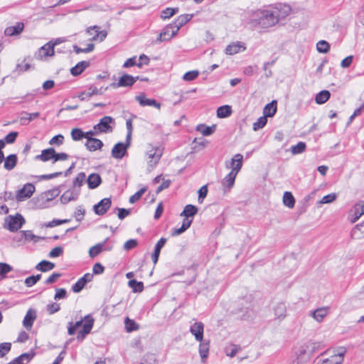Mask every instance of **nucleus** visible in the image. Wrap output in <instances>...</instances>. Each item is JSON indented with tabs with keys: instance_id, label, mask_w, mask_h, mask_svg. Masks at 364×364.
I'll return each instance as SVG.
<instances>
[{
	"instance_id": "1",
	"label": "nucleus",
	"mask_w": 364,
	"mask_h": 364,
	"mask_svg": "<svg viewBox=\"0 0 364 364\" xmlns=\"http://www.w3.org/2000/svg\"><path fill=\"white\" fill-rule=\"evenodd\" d=\"M291 11L289 6H284L283 11L278 9H258L253 11L250 16L247 23L252 28H267L275 26L280 19L284 18Z\"/></svg>"
},
{
	"instance_id": "2",
	"label": "nucleus",
	"mask_w": 364,
	"mask_h": 364,
	"mask_svg": "<svg viewBox=\"0 0 364 364\" xmlns=\"http://www.w3.org/2000/svg\"><path fill=\"white\" fill-rule=\"evenodd\" d=\"M242 160L243 156L240 154H235L232 159V171L222 181L224 192L229 191L233 187L236 176L242 166Z\"/></svg>"
},
{
	"instance_id": "3",
	"label": "nucleus",
	"mask_w": 364,
	"mask_h": 364,
	"mask_svg": "<svg viewBox=\"0 0 364 364\" xmlns=\"http://www.w3.org/2000/svg\"><path fill=\"white\" fill-rule=\"evenodd\" d=\"M26 220L23 215L20 213H16L15 215H9L5 219L4 228L11 232H16L18 230Z\"/></svg>"
},
{
	"instance_id": "4",
	"label": "nucleus",
	"mask_w": 364,
	"mask_h": 364,
	"mask_svg": "<svg viewBox=\"0 0 364 364\" xmlns=\"http://www.w3.org/2000/svg\"><path fill=\"white\" fill-rule=\"evenodd\" d=\"M346 350L334 354L328 358H323V355L326 353H321L313 362V364H342Z\"/></svg>"
},
{
	"instance_id": "5",
	"label": "nucleus",
	"mask_w": 364,
	"mask_h": 364,
	"mask_svg": "<svg viewBox=\"0 0 364 364\" xmlns=\"http://www.w3.org/2000/svg\"><path fill=\"white\" fill-rule=\"evenodd\" d=\"M139 79V76L134 77L131 75L124 73L119 77L118 82L111 83L110 87L114 89L118 88L119 87H132Z\"/></svg>"
},
{
	"instance_id": "6",
	"label": "nucleus",
	"mask_w": 364,
	"mask_h": 364,
	"mask_svg": "<svg viewBox=\"0 0 364 364\" xmlns=\"http://www.w3.org/2000/svg\"><path fill=\"white\" fill-rule=\"evenodd\" d=\"M178 33L177 30H176L171 23L166 25L161 31L159 35V37L156 39L155 43H161L163 41H166L171 40L173 37L176 36Z\"/></svg>"
},
{
	"instance_id": "7",
	"label": "nucleus",
	"mask_w": 364,
	"mask_h": 364,
	"mask_svg": "<svg viewBox=\"0 0 364 364\" xmlns=\"http://www.w3.org/2000/svg\"><path fill=\"white\" fill-rule=\"evenodd\" d=\"M114 122V119L112 117L105 116L100 120L98 124L93 127V129L97 130L99 133L112 132L113 128L110 126V124Z\"/></svg>"
},
{
	"instance_id": "8",
	"label": "nucleus",
	"mask_w": 364,
	"mask_h": 364,
	"mask_svg": "<svg viewBox=\"0 0 364 364\" xmlns=\"http://www.w3.org/2000/svg\"><path fill=\"white\" fill-rule=\"evenodd\" d=\"M85 323L82 325V329L80 330L77 335L78 341H82L86 336L89 334L94 325V318L91 315H87L84 317Z\"/></svg>"
},
{
	"instance_id": "9",
	"label": "nucleus",
	"mask_w": 364,
	"mask_h": 364,
	"mask_svg": "<svg viewBox=\"0 0 364 364\" xmlns=\"http://www.w3.org/2000/svg\"><path fill=\"white\" fill-rule=\"evenodd\" d=\"M112 205L110 198H105L93 206V210L97 215H105Z\"/></svg>"
},
{
	"instance_id": "10",
	"label": "nucleus",
	"mask_w": 364,
	"mask_h": 364,
	"mask_svg": "<svg viewBox=\"0 0 364 364\" xmlns=\"http://www.w3.org/2000/svg\"><path fill=\"white\" fill-rule=\"evenodd\" d=\"M55 55V49L51 45V41L46 43L42 47H41L38 52L36 53V58L43 60L48 57H53Z\"/></svg>"
},
{
	"instance_id": "11",
	"label": "nucleus",
	"mask_w": 364,
	"mask_h": 364,
	"mask_svg": "<svg viewBox=\"0 0 364 364\" xmlns=\"http://www.w3.org/2000/svg\"><path fill=\"white\" fill-rule=\"evenodd\" d=\"M35 191V186L33 184L28 183L20 189L16 194V198L18 201L23 200L25 198H29Z\"/></svg>"
},
{
	"instance_id": "12",
	"label": "nucleus",
	"mask_w": 364,
	"mask_h": 364,
	"mask_svg": "<svg viewBox=\"0 0 364 364\" xmlns=\"http://www.w3.org/2000/svg\"><path fill=\"white\" fill-rule=\"evenodd\" d=\"M93 275L90 273H86L83 277L80 278L75 284L72 287V290L75 293H78L82 290L86 284L92 281Z\"/></svg>"
},
{
	"instance_id": "13",
	"label": "nucleus",
	"mask_w": 364,
	"mask_h": 364,
	"mask_svg": "<svg viewBox=\"0 0 364 364\" xmlns=\"http://www.w3.org/2000/svg\"><path fill=\"white\" fill-rule=\"evenodd\" d=\"M127 146L124 143H117L112 149V156L117 159H122L127 154Z\"/></svg>"
},
{
	"instance_id": "14",
	"label": "nucleus",
	"mask_w": 364,
	"mask_h": 364,
	"mask_svg": "<svg viewBox=\"0 0 364 364\" xmlns=\"http://www.w3.org/2000/svg\"><path fill=\"white\" fill-rule=\"evenodd\" d=\"M135 100L142 107L151 106L154 107L158 109H161V104L154 99H148L146 97L145 94L142 93L139 95L136 96Z\"/></svg>"
},
{
	"instance_id": "15",
	"label": "nucleus",
	"mask_w": 364,
	"mask_h": 364,
	"mask_svg": "<svg viewBox=\"0 0 364 364\" xmlns=\"http://www.w3.org/2000/svg\"><path fill=\"white\" fill-rule=\"evenodd\" d=\"M203 331L204 325L202 322H196L191 326L190 332L195 336V338L197 341H203Z\"/></svg>"
},
{
	"instance_id": "16",
	"label": "nucleus",
	"mask_w": 364,
	"mask_h": 364,
	"mask_svg": "<svg viewBox=\"0 0 364 364\" xmlns=\"http://www.w3.org/2000/svg\"><path fill=\"white\" fill-rule=\"evenodd\" d=\"M306 345L305 343L301 345L296 351L297 363H303L309 361L311 357Z\"/></svg>"
},
{
	"instance_id": "17",
	"label": "nucleus",
	"mask_w": 364,
	"mask_h": 364,
	"mask_svg": "<svg viewBox=\"0 0 364 364\" xmlns=\"http://www.w3.org/2000/svg\"><path fill=\"white\" fill-rule=\"evenodd\" d=\"M36 317V311L33 309H29L23 321L24 327L28 330L31 329Z\"/></svg>"
},
{
	"instance_id": "18",
	"label": "nucleus",
	"mask_w": 364,
	"mask_h": 364,
	"mask_svg": "<svg viewBox=\"0 0 364 364\" xmlns=\"http://www.w3.org/2000/svg\"><path fill=\"white\" fill-rule=\"evenodd\" d=\"M193 16V14H182L171 23L173 28L178 32L179 29L188 23Z\"/></svg>"
},
{
	"instance_id": "19",
	"label": "nucleus",
	"mask_w": 364,
	"mask_h": 364,
	"mask_svg": "<svg viewBox=\"0 0 364 364\" xmlns=\"http://www.w3.org/2000/svg\"><path fill=\"white\" fill-rule=\"evenodd\" d=\"M161 154H161V151L158 149H153L150 150L147 153L148 159H149V161H148L149 166L151 167H153L155 165H156L160 160Z\"/></svg>"
},
{
	"instance_id": "20",
	"label": "nucleus",
	"mask_w": 364,
	"mask_h": 364,
	"mask_svg": "<svg viewBox=\"0 0 364 364\" xmlns=\"http://www.w3.org/2000/svg\"><path fill=\"white\" fill-rule=\"evenodd\" d=\"M24 28V24L21 22H18L14 26H9L7 27L4 33L6 36H14L20 34Z\"/></svg>"
},
{
	"instance_id": "21",
	"label": "nucleus",
	"mask_w": 364,
	"mask_h": 364,
	"mask_svg": "<svg viewBox=\"0 0 364 364\" xmlns=\"http://www.w3.org/2000/svg\"><path fill=\"white\" fill-rule=\"evenodd\" d=\"M209 348L210 341L203 339V341H201L199 345V353L201 358V362L203 363L206 362V359L208 357Z\"/></svg>"
},
{
	"instance_id": "22",
	"label": "nucleus",
	"mask_w": 364,
	"mask_h": 364,
	"mask_svg": "<svg viewBox=\"0 0 364 364\" xmlns=\"http://www.w3.org/2000/svg\"><path fill=\"white\" fill-rule=\"evenodd\" d=\"M55 149L53 148H48L43 149L41 154L35 156V159L41 160L43 162L48 161L50 159L54 161Z\"/></svg>"
},
{
	"instance_id": "23",
	"label": "nucleus",
	"mask_w": 364,
	"mask_h": 364,
	"mask_svg": "<svg viewBox=\"0 0 364 364\" xmlns=\"http://www.w3.org/2000/svg\"><path fill=\"white\" fill-rule=\"evenodd\" d=\"M79 192H75L74 190L69 189L66 191L61 196H60V202L63 204H67L68 203L76 200L78 198Z\"/></svg>"
},
{
	"instance_id": "24",
	"label": "nucleus",
	"mask_w": 364,
	"mask_h": 364,
	"mask_svg": "<svg viewBox=\"0 0 364 364\" xmlns=\"http://www.w3.org/2000/svg\"><path fill=\"white\" fill-rule=\"evenodd\" d=\"M166 241H167V240L166 238L161 237L156 244V245L154 247V252L152 253V255H151V259L154 264L157 263V262L159 260V255H160L161 250L165 245Z\"/></svg>"
},
{
	"instance_id": "25",
	"label": "nucleus",
	"mask_w": 364,
	"mask_h": 364,
	"mask_svg": "<svg viewBox=\"0 0 364 364\" xmlns=\"http://www.w3.org/2000/svg\"><path fill=\"white\" fill-rule=\"evenodd\" d=\"M86 181L90 189H95L102 183V178L98 173H93L88 176Z\"/></svg>"
},
{
	"instance_id": "26",
	"label": "nucleus",
	"mask_w": 364,
	"mask_h": 364,
	"mask_svg": "<svg viewBox=\"0 0 364 364\" xmlns=\"http://www.w3.org/2000/svg\"><path fill=\"white\" fill-rule=\"evenodd\" d=\"M90 65L89 61L82 60L77 63L70 69V73L73 76L80 75Z\"/></svg>"
},
{
	"instance_id": "27",
	"label": "nucleus",
	"mask_w": 364,
	"mask_h": 364,
	"mask_svg": "<svg viewBox=\"0 0 364 364\" xmlns=\"http://www.w3.org/2000/svg\"><path fill=\"white\" fill-rule=\"evenodd\" d=\"M4 167L7 171H11L13 170L18 162V157L16 154H10L6 158H4Z\"/></svg>"
},
{
	"instance_id": "28",
	"label": "nucleus",
	"mask_w": 364,
	"mask_h": 364,
	"mask_svg": "<svg viewBox=\"0 0 364 364\" xmlns=\"http://www.w3.org/2000/svg\"><path fill=\"white\" fill-rule=\"evenodd\" d=\"M103 145V142L97 138L90 139L89 142H85V146L90 151L100 150Z\"/></svg>"
},
{
	"instance_id": "29",
	"label": "nucleus",
	"mask_w": 364,
	"mask_h": 364,
	"mask_svg": "<svg viewBox=\"0 0 364 364\" xmlns=\"http://www.w3.org/2000/svg\"><path fill=\"white\" fill-rule=\"evenodd\" d=\"M245 50V47L240 42H237L228 45L225 48V53L228 55H234Z\"/></svg>"
},
{
	"instance_id": "30",
	"label": "nucleus",
	"mask_w": 364,
	"mask_h": 364,
	"mask_svg": "<svg viewBox=\"0 0 364 364\" xmlns=\"http://www.w3.org/2000/svg\"><path fill=\"white\" fill-rule=\"evenodd\" d=\"M277 110V102L276 100H272L271 102L267 104L264 108L263 114L265 117H273Z\"/></svg>"
},
{
	"instance_id": "31",
	"label": "nucleus",
	"mask_w": 364,
	"mask_h": 364,
	"mask_svg": "<svg viewBox=\"0 0 364 364\" xmlns=\"http://www.w3.org/2000/svg\"><path fill=\"white\" fill-rule=\"evenodd\" d=\"M216 129V125L213 124L212 126H207L204 124H200L197 125L196 130L200 132L203 136H210L215 132Z\"/></svg>"
},
{
	"instance_id": "32",
	"label": "nucleus",
	"mask_w": 364,
	"mask_h": 364,
	"mask_svg": "<svg viewBox=\"0 0 364 364\" xmlns=\"http://www.w3.org/2000/svg\"><path fill=\"white\" fill-rule=\"evenodd\" d=\"M55 264L48 261V260H42L36 266V269L42 272H46L50 270H52L55 267Z\"/></svg>"
},
{
	"instance_id": "33",
	"label": "nucleus",
	"mask_w": 364,
	"mask_h": 364,
	"mask_svg": "<svg viewBox=\"0 0 364 364\" xmlns=\"http://www.w3.org/2000/svg\"><path fill=\"white\" fill-rule=\"evenodd\" d=\"M331 97L328 90H321L315 97V102L318 105H322L326 102Z\"/></svg>"
},
{
	"instance_id": "34",
	"label": "nucleus",
	"mask_w": 364,
	"mask_h": 364,
	"mask_svg": "<svg viewBox=\"0 0 364 364\" xmlns=\"http://www.w3.org/2000/svg\"><path fill=\"white\" fill-rule=\"evenodd\" d=\"M198 213V208L196 205L188 204L186 205L181 213V216H184L186 218H193Z\"/></svg>"
},
{
	"instance_id": "35",
	"label": "nucleus",
	"mask_w": 364,
	"mask_h": 364,
	"mask_svg": "<svg viewBox=\"0 0 364 364\" xmlns=\"http://www.w3.org/2000/svg\"><path fill=\"white\" fill-rule=\"evenodd\" d=\"M274 315L279 319H282L286 316L287 308L284 303H278L274 308Z\"/></svg>"
},
{
	"instance_id": "36",
	"label": "nucleus",
	"mask_w": 364,
	"mask_h": 364,
	"mask_svg": "<svg viewBox=\"0 0 364 364\" xmlns=\"http://www.w3.org/2000/svg\"><path fill=\"white\" fill-rule=\"evenodd\" d=\"M328 314V308H318L311 313L312 317L317 321L321 322Z\"/></svg>"
},
{
	"instance_id": "37",
	"label": "nucleus",
	"mask_w": 364,
	"mask_h": 364,
	"mask_svg": "<svg viewBox=\"0 0 364 364\" xmlns=\"http://www.w3.org/2000/svg\"><path fill=\"white\" fill-rule=\"evenodd\" d=\"M353 210L355 218L353 220V223H355L364 214V201L360 200L356 203L353 207Z\"/></svg>"
},
{
	"instance_id": "38",
	"label": "nucleus",
	"mask_w": 364,
	"mask_h": 364,
	"mask_svg": "<svg viewBox=\"0 0 364 364\" xmlns=\"http://www.w3.org/2000/svg\"><path fill=\"white\" fill-rule=\"evenodd\" d=\"M108 240V238H107L103 242L98 243L95 245V246H92L90 247L89 250V255L91 258H94L97 257L99 254H100L103 250V247L105 244V242Z\"/></svg>"
},
{
	"instance_id": "39",
	"label": "nucleus",
	"mask_w": 364,
	"mask_h": 364,
	"mask_svg": "<svg viewBox=\"0 0 364 364\" xmlns=\"http://www.w3.org/2000/svg\"><path fill=\"white\" fill-rule=\"evenodd\" d=\"M283 203L285 206L292 208L295 205V198L289 191L284 192L283 195Z\"/></svg>"
},
{
	"instance_id": "40",
	"label": "nucleus",
	"mask_w": 364,
	"mask_h": 364,
	"mask_svg": "<svg viewBox=\"0 0 364 364\" xmlns=\"http://www.w3.org/2000/svg\"><path fill=\"white\" fill-rule=\"evenodd\" d=\"M232 114V109L230 105H223L217 109V117L218 118H225Z\"/></svg>"
},
{
	"instance_id": "41",
	"label": "nucleus",
	"mask_w": 364,
	"mask_h": 364,
	"mask_svg": "<svg viewBox=\"0 0 364 364\" xmlns=\"http://www.w3.org/2000/svg\"><path fill=\"white\" fill-rule=\"evenodd\" d=\"M128 284L134 293L141 292L144 290V284L142 282H138L136 279H130Z\"/></svg>"
},
{
	"instance_id": "42",
	"label": "nucleus",
	"mask_w": 364,
	"mask_h": 364,
	"mask_svg": "<svg viewBox=\"0 0 364 364\" xmlns=\"http://www.w3.org/2000/svg\"><path fill=\"white\" fill-rule=\"evenodd\" d=\"M21 238H24L27 241L31 240H35L36 242L37 240H45L46 237H38L33 234L32 231L31 230H23L21 231Z\"/></svg>"
},
{
	"instance_id": "43",
	"label": "nucleus",
	"mask_w": 364,
	"mask_h": 364,
	"mask_svg": "<svg viewBox=\"0 0 364 364\" xmlns=\"http://www.w3.org/2000/svg\"><path fill=\"white\" fill-rule=\"evenodd\" d=\"M13 270V267L6 262H0V281L6 277V274Z\"/></svg>"
},
{
	"instance_id": "44",
	"label": "nucleus",
	"mask_w": 364,
	"mask_h": 364,
	"mask_svg": "<svg viewBox=\"0 0 364 364\" xmlns=\"http://www.w3.org/2000/svg\"><path fill=\"white\" fill-rule=\"evenodd\" d=\"M305 344L306 345V348H308L307 350H309L311 355L318 352L321 348V343L318 342H313L311 341H309L305 343Z\"/></svg>"
},
{
	"instance_id": "45",
	"label": "nucleus",
	"mask_w": 364,
	"mask_h": 364,
	"mask_svg": "<svg viewBox=\"0 0 364 364\" xmlns=\"http://www.w3.org/2000/svg\"><path fill=\"white\" fill-rule=\"evenodd\" d=\"M125 328L127 332H132L139 329V325L132 319L127 317L124 320Z\"/></svg>"
},
{
	"instance_id": "46",
	"label": "nucleus",
	"mask_w": 364,
	"mask_h": 364,
	"mask_svg": "<svg viewBox=\"0 0 364 364\" xmlns=\"http://www.w3.org/2000/svg\"><path fill=\"white\" fill-rule=\"evenodd\" d=\"M316 49L318 53H326L330 50V44L326 41L321 40L316 44Z\"/></svg>"
},
{
	"instance_id": "47",
	"label": "nucleus",
	"mask_w": 364,
	"mask_h": 364,
	"mask_svg": "<svg viewBox=\"0 0 364 364\" xmlns=\"http://www.w3.org/2000/svg\"><path fill=\"white\" fill-rule=\"evenodd\" d=\"M85 178L86 176L84 172L79 173L73 181V186L74 188H80L84 183Z\"/></svg>"
},
{
	"instance_id": "48",
	"label": "nucleus",
	"mask_w": 364,
	"mask_h": 364,
	"mask_svg": "<svg viewBox=\"0 0 364 364\" xmlns=\"http://www.w3.org/2000/svg\"><path fill=\"white\" fill-rule=\"evenodd\" d=\"M267 117H265L264 114L262 117H260L257 119V120L253 123V130L257 131L262 128H263L267 123Z\"/></svg>"
},
{
	"instance_id": "49",
	"label": "nucleus",
	"mask_w": 364,
	"mask_h": 364,
	"mask_svg": "<svg viewBox=\"0 0 364 364\" xmlns=\"http://www.w3.org/2000/svg\"><path fill=\"white\" fill-rule=\"evenodd\" d=\"M306 144L303 141H299L294 146L291 147V151L292 154L296 155L303 153L306 149Z\"/></svg>"
},
{
	"instance_id": "50",
	"label": "nucleus",
	"mask_w": 364,
	"mask_h": 364,
	"mask_svg": "<svg viewBox=\"0 0 364 364\" xmlns=\"http://www.w3.org/2000/svg\"><path fill=\"white\" fill-rule=\"evenodd\" d=\"M60 191L58 188H55L44 192L43 195L46 198V200L47 201H50L56 198L60 194Z\"/></svg>"
},
{
	"instance_id": "51",
	"label": "nucleus",
	"mask_w": 364,
	"mask_h": 364,
	"mask_svg": "<svg viewBox=\"0 0 364 364\" xmlns=\"http://www.w3.org/2000/svg\"><path fill=\"white\" fill-rule=\"evenodd\" d=\"M22 114H24L26 115H28V117H21V121L22 124H27L31 121L33 120L36 118H38L40 116V112H33L28 114L26 112H23Z\"/></svg>"
},
{
	"instance_id": "52",
	"label": "nucleus",
	"mask_w": 364,
	"mask_h": 364,
	"mask_svg": "<svg viewBox=\"0 0 364 364\" xmlns=\"http://www.w3.org/2000/svg\"><path fill=\"white\" fill-rule=\"evenodd\" d=\"M71 136L74 141H80L84 138V132L80 128H74L71 131Z\"/></svg>"
},
{
	"instance_id": "53",
	"label": "nucleus",
	"mask_w": 364,
	"mask_h": 364,
	"mask_svg": "<svg viewBox=\"0 0 364 364\" xmlns=\"http://www.w3.org/2000/svg\"><path fill=\"white\" fill-rule=\"evenodd\" d=\"M95 48V45L93 43H89L87 46L85 48H81L78 47L77 45L73 46V50L76 53H90L92 52Z\"/></svg>"
},
{
	"instance_id": "54",
	"label": "nucleus",
	"mask_w": 364,
	"mask_h": 364,
	"mask_svg": "<svg viewBox=\"0 0 364 364\" xmlns=\"http://www.w3.org/2000/svg\"><path fill=\"white\" fill-rule=\"evenodd\" d=\"M146 191V187H144V188H141L140 190H139L137 192H136L134 195H132L129 198V203H134L135 202L138 201Z\"/></svg>"
},
{
	"instance_id": "55",
	"label": "nucleus",
	"mask_w": 364,
	"mask_h": 364,
	"mask_svg": "<svg viewBox=\"0 0 364 364\" xmlns=\"http://www.w3.org/2000/svg\"><path fill=\"white\" fill-rule=\"evenodd\" d=\"M85 214V210L82 205H79L76 208V210L74 213V217L77 221L80 222L83 220Z\"/></svg>"
},
{
	"instance_id": "56",
	"label": "nucleus",
	"mask_w": 364,
	"mask_h": 364,
	"mask_svg": "<svg viewBox=\"0 0 364 364\" xmlns=\"http://www.w3.org/2000/svg\"><path fill=\"white\" fill-rule=\"evenodd\" d=\"M199 72L198 70H191L186 72L183 76V80L185 81H192L198 77Z\"/></svg>"
},
{
	"instance_id": "57",
	"label": "nucleus",
	"mask_w": 364,
	"mask_h": 364,
	"mask_svg": "<svg viewBox=\"0 0 364 364\" xmlns=\"http://www.w3.org/2000/svg\"><path fill=\"white\" fill-rule=\"evenodd\" d=\"M11 343H0V358L4 357L11 350Z\"/></svg>"
},
{
	"instance_id": "58",
	"label": "nucleus",
	"mask_w": 364,
	"mask_h": 364,
	"mask_svg": "<svg viewBox=\"0 0 364 364\" xmlns=\"http://www.w3.org/2000/svg\"><path fill=\"white\" fill-rule=\"evenodd\" d=\"M107 36V33L106 31H100V29H97L95 31V34L93 35L91 41H96L97 39L100 40V41H102L105 39V38Z\"/></svg>"
},
{
	"instance_id": "59",
	"label": "nucleus",
	"mask_w": 364,
	"mask_h": 364,
	"mask_svg": "<svg viewBox=\"0 0 364 364\" xmlns=\"http://www.w3.org/2000/svg\"><path fill=\"white\" fill-rule=\"evenodd\" d=\"M337 198V196L335 193H332L330 194H328L322 198V199L318 201V203L320 204H325V203H331L333 202Z\"/></svg>"
},
{
	"instance_id": "60",
	"label": "nucleus",
	"mask_w": 364,
	"mask_h": 364,
	"mask_svg": "<svg viewBox=\"0 0 364 364\" xmlns=\"http://www.w3.org/2000/svg\"><path fill=\"white\" fill-rule=\"evenodd\" d=\"M56 292L54 296L55 300H60L63 299H65L68 296L67 291L63 288H57L55 289Z\"/></svg>"
},
{
	"instance_id": "61",
	"label": "nucleus",
	"mask_w": 364,
	"mask_h": 364,
	"mask_svg": "<svg viewBox=\"0 0 364 364\" xmlns=\"http://www.w3.org/2000/svg\"><path fill=\"white\" fill-rule=\"evenodd\" d=\"M46 309L49 314H53L60 311V306L57 303H52L47 305Z\"/></svg>"
},
{
	"instance_id": "62",
	"label": "nucleus",
	"mask_w": 364,
	"mask_h": 364,
	"mask_svg": "<svg viewBox=\"0 0 364 364\" xmlns=\"http://www.w3.org/2000/svg\"><path fill=\"white\" fill-rule=\"evenodd\" d=\"M116 210L118 211L117 216L119 220L124 219L131 213L130 209H126L123 208H117Z\"/></svg>"
},
{
	"instance_id": "63",
	"label": "nucleus",
	"mask_w": 364,
	"mask_h": 364,
	"mask_svg": "<svg viewBox=\"0 0 364 364\" xmlns=\"http://www.w3.org/2000/svg\"><path fill=\"white\" fill-rule=\"evenodd\" d=\"M198 202L203 203L204 198L206 197L208 194V186L207 185L203 186L199 190H198Z\"/></svg>"
},
{
	"instance_id": "64",
	"label": "nucleus",
	"mask_w": 364,
	"mask_h": 364,
	"mask_svg": "<svg viewBox=\"0 0 364 364\" xmlns=\"http://www.w3.org/2000/svg\"><path fill=\"white\" fill-rule=\"evenodd\" d=\"M36 355V353L31 350L30 353H22L18 356L21 362L23 363L24 360H26L28 363L30 362L33 358Z\"/></svg>"
}]
</instances>
